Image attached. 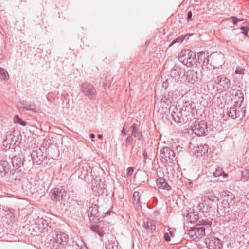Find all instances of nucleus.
Returning a JSON list of instances; mask_svg holds the SVG:
<instances>
[{
	"instance_id": "nucleus-32",
	"label": "nucleus",
	"mask_w": 249,
	"mask_h": 249,
	"mask_svg": "<svg viewBox=\"0 0 249 249\" xmlns=\"http://www.w3.org/2000/svg\"><path fill=\"white\" fill-rule=\"evenodd\" d=\"M198 59L199 62H202L204 64L205 62L206 59L205 53L203 52L198 53Z\"/></svg>"
},
{
	"instance_id": "nucleus-51",
	"label": "nucleus",
	"mask_w": 249,
	"mask_h": 249,
	"mask_svg": "<svg viewBox=\"0 0 249 249\" xmlns=\"http://www.w3.org/2000/svg\"><path fill=\"white\" fill-rule=\"evenodd\" d=\"M102 137H103L102 135H101V134H98V137L99 139H101L102 138Z\"/></svg>"
},
{
	"instance_id": "nucleus-27",
	"label": "nucleus",
	"mask_w": 249,
	"mask_h": 249,
	"mask_svg": "<svg viewBox=\"0 0 249 249\" xmlns=\"http://www.w3.org/2000/svg\"><path fill=\"white\" fill-rule=\"evenodd\" d=\"M196 152L198 154V156H202L203 155H205V153H207L208 152V145H204L198 146L197 147Z\"/></svg>"
},
{
	"instance_id": "nucleus-47",
	"label": "nucleus",
	"mask_w": 249,
	"mask_h": 249,
	"mask_svg": "<svg viewBox=\"0 0 249 249\" xmlns=\"http://www.w3.org/2000/svg\"><path fill=\"white\" fill-rule=\"evenodd\" d=\"M19 124H20L22 126H25L26 124V123L22 120H21V121L19 122Z\"/></svg>"
},
{
	"instance_id": "nucleus-29",
	"label": "nucleus",
	"mask_w": 249,
	"mask_h": 249,
	"mask_svg": "<svg viewBox=\"0 0 249 249\" xmlns=\"http://www.w3.org/2000/svg\"><path fill=\"white\" fill-rule=\"evenodd\" d=\"M183 107L184 108V111L187 113H193V111L194 110V107H193V105L191 103H190L189 101L186 102L184 103L183 106Z\"/></svg>"
},
{
	"instance_id": "nucleus-41",
	"label": "nucleus",
	"mask_w": 249,
	"mask_h": 249,
	"mask_svg": "<svg viewBox=\"0 0 249 249\" xmlns=\"http://www.w3.org/2000/svg\"><path fill=\"white\" fill-rule=\"evenodd\" d=\"M184 40V38L182 36H178L173 42V43L177 42H181Z\"/></svg>"
},
{
	"instance_id": "nucleus-8",
	"label": "nucleus",
	"mask_w": 249,
	"mask_h": 249,
	"mask_svg": "<svg viewBox=\"0 0 249 249\" xmlns=\"http://www.w3.org/2000/svg\"><path fill=\"white\" fill-rule=\"evenodd\" d=\"M188 234L193 240L198 241L205 235V228L203 226L194 227L189 231Z\"/></svg>"
},
{
	"instance_id": "nucleus-52",
	"label": "nucleus",
	"mask_w": 249,
	"mask_h": 249,
	"mask_svg": "<svg viewBox=\"0 0 249 249\" xmlns=\"http://www.w3.org/2000/svg\"><path fill=\"white\" fill-rule=\"evenodd\" d=\"M143 156H144V159H146V157L147 156V153L145 152H144L143 153Z\"/></svg>"
},
{
	"instance_id": "nucleus-5",
	"label": "nucleus",
	"mask_w": 249,
	"mask_h": 249,
	"mask_svg": "<svg viewBox=\"0 0 249 249\" xmlns=\"http://www.w3.org/2000/svg\"><path fill=\"white\" fill-rule=\"evenodd\" d=\"M175 158V153L170 147H165L161 149L160 158L162 162L172 163Z\"/></svg>"
},
{
	"instance_id": "nucleus-49",
	"label": "nucleus",
	"mask_w": 249,
	"mask_h": 249,
	"mask_svg": "<svg viewBox=\"0 0 249 249\" xmlns=\"http://www.w3.org/2000/svg\"><path fill=\"white\" fill-rule=\"evenodd\" d=\"M245 173L248 175V177H249V169H247L245 171Z\"/></svg>"
},
{
	"instance_id": "nucleus-42",
	"label": "nucleus",
	"mask_w": 249,
	"mask_h": 249,
	"mask_svg": "<svg viewBox=\"0 0 249 249\" xmlns=\"http://www.w3.org/2000/svg\"><path fill=\"white\" fill-rule=\"evenodd\" d=\"M133 172V168L131 167H128L127 169V175L128 176H131Z\"/></svg>"
},
{
	"instance_id": "nucleus-54",
	"label": "nucleus",
	"mask_w": 249,
	"mask_h": 249,
	"mask_svg": "<svg viewBox=\"0 0 249 249\" xmlns=\"http://www.w3.org/2000/svg\"><path fill=\"white\" fill-rule=\"evenodd\" d=\"M42 220H43V222L45 221V222H46L45 220H43V219H42Z\"/></svg>"
},
{
	"instance_id": "nucleus-22",
	"label": "nucleus",
	"mask_w": 249,
	"mask_h": 249,
	"mask_svg": "<svg viewBox=\"0 0 249 249\" xmlns=\"http://www.w3.org/2000/svg\"><path fill=\"white\" fill-rule=\"evenodd\" d=\"M12 164L14 167L18 168L23 164V162L21 158L15 156L12 159Z\"/></svg>"
},
{
	"instance_id": "nucleus-3",
	"label": "nucleus",
	"mask_w": 249,
	"mask_h": 249,
	"mask_svg": "<svg viewBox=\"0 0 249 249\" xmlns=\"http://www.w3.org/2000/svg\"><path fill=\"white\" fill-rule=\"evenodd\" d=\"M213 83L214 84L217 85V90L221 92L226 91L231 86V83L230 80L223 75H218L213 77V79L208 81V83Z\"/></svg>"
},
{
	"instance_id": "nucleus-26",
	"label": "nucleus",
	"mask_w": 249,
	"mask_h": 249,
	"mask_svg": "<svg viewBox=\"0 0 249 249\" xmlns=\"http://www.w3.org/2000/svg\"><path fill=\"white\" fill-rule=\"evenodd\" d=\"M91 229L97 233L100 237H103L104 235L103 230L99 225H94L91 227Z\"/></svg>"
},
{
	"instance_id": "nucleus-31",
	"label": "nucleus",
	"mask_w": 249,
	"mask_h": 249,
	"mask_svg": "<svg viewBox=\"0 0 249 249\" xmlns=\"http://www.w3.org/2000/svg\"><path fill=\"white\" fill-rule=\"evenodd\" d=\"M0 78L6 80L9 78L8 72L3 68H0Z\"/></svg>"
},
{
	"instance_id": "nucleus-25",
	"label": "nucleus",
	"mask_w": 249,
	"mask_h": 249,
	"mask_svg": "<svg viewBox=\"0 0 249 249\" xmlns=\"http://www.w3.org/2000/svg\"><path fill=\"white\" fill-rule=\"evenodd\" d=\"M8 137L10 141L9 147L12 146H14L16 145L18 140V135L15 136L14 134H11Z\"/></svg>"
},
{
	"instance_id": "nucleus-33",
	"label": "nucleus",
	"mask_w": 249,
	"mask_h": 249,
	"mask_svg": "<svg viewBox=\"0 0 249 249\" xmlns=\"http://www.w3.org/2000/svg\"><path fill=\"white\" fill-rule=\"evenodd\" d=\"M172 119L176 122H180V117L178 114L176 113L175 112H173L172 114Z\"/></svg>"
},
{
	"instance_id": "nucleus-24",
	"label": "nucleus",
	"mask_w": 249,
	"mask_h": 249,
	"mask_svg": "<svg viewBox=\"0 0 249 249\" xmlns=\"http://www.w3.org/2000/svg\"><path fill=\"white\" fill-rule=\"evenodd\" d=\"M22 188L27 192L33 193L36 189L35 186L32 185L30 182H27L22 185Z\"/></svg>"
},
{
	"instance_id": "nucleus-37",
	"label": "nucleus",
	"mask_w": 249,
	"mask_h": 249,
	"mask_svg": "<svg viewBox=\"0 0 249 249\" xmlns=\"http://www.w3.org/2000/svg\"><path fill=\"white\" fill-rule=\"evenodd\" d=\"M232 19V20H233V23L234 24H236L237 23V22H239V21H242V20H243L242 19H237V18H236V17H235V16H232V17H230V18H227L226 19V20H229V19Z\"/></svg>"
},
{
	"instance_id": "nucleus-38",
	"label": "nucleus",
	"mask_w": 249,
	"mask_h": 249,
	"mask_svg": "<svg viewBox=\"0 0 249 249\" xmlns=\"http://www.w3.org/2000/svg\"><path fill=\"white\" fill-rule=\"evenodd\" d=\"M133 136L131 135H129L126 139V143L127 144H131L133 142Z\"/></svg>"
},
{
	"instance_id": "nucleus-48",
	"label": "nucleus",
	"mask_w": 249,
	"mask_h": 249,
	"mask_svg": "<svg viewBox=\"0 0 249 249\" xmlns=\"http://www.w3.org/2000/svg\"><path fill=\"white\" fill-rule=\"evenodd\" d=\"M170 237H173L174 236V231H170L168 233Z\"/></svg>"
},
{
	"instance_id": "nucleus-40",
	"label": "nucleus",
	"mask_w": 249,
	"mask_h": 249,
	"mask_svg": "<svg viewBox=\"0 0 249 249\" xmlns=\"http://www.w3.org/2000/svg\"><path fill=\"white\" fill-rule=\"evenodd\" d=\"M164 239L165 241L167 242H169L170 241L171 238L168 233L166 232L165 233L164 235Z\"/></svg>"
},
{
	"instance_id": "nucleus-15",
	"label": "nucleus",
	"mask_w": 249,
	"mask_h": 249,
	"mask_svg": "<svg viewBox=\"0 0 249 249\" xmlns=\"http://www.w3.org/2000/svg\"><path fill=\"white\" fill-rule=\"evenodd\" d=\"M231 100L235 103L240 104L243 101V94L240 90L232 89Z\"/></svg>"
},
{
	"instance_id": "nucleus-30",
	"label": "nucleus",
	"mask_w": 249,
	"mask_h": 249,
	"mask_svg": "<svg viewBox=\"0 0 249 249\" xmlns=\"http://www.w3.org/2000/svg\"><path fill=\"white\" fill-rule=\"evenodd\" d=\"M213 175L215 177H218L221 175H223L224 177L227 176V174L224 172L223 169L220 167L216 169L215 171L213 173Z\"/></svg>"
},
{
	"instance_id": "nucleus-10",
	"label": "nucleus",
	"mask_w": 249,
	"mask_h": 249,
	"mask_svg": "<svg viewBox=\"0 0 249 249\" xmlns=\"http://www.w3.org/2000/svg\"><path fill=\"white\" fill-rule=\"evenodd\" d=\"M31 157L33 163L37 165L41 164L44 160L43 152L40 148L33 150Z\"/></svg>"
},
{
	"instance_id": "nucleus-7",
	"label": "nucleus",
	"mask_w": 249,
	"mask_h": 249,
	"mask_svg": "<svg viewBox=\"0 0 249 249\" xmlns=\"http://www.w3.org/2000/svg\"><path fill=\"white\" fill-rule=\"evenodd\" d=\"M83 93L90 99H95L97 92L94 86L88 82L82 84L80 89Z\"/></svg>"
},
{
	"instance_id": "nucleus-36",
	"label": "nucleus",
	"mask_w": 249,
	"mask_h": 249,
	"mask_svg": "<svg viewBox=\"0 0 249 249\" xmlns=\"http://www.w3.org/2000/svg\"><path fill=\"white\" fill-rule=\"evenodd\" d=\"M75 245L78 247V249L77 248V249H87V248L82 241H80L79 243L75 242Z\"/></svg>"
},
{
	"instance_id": "nucleus-50",
	"label": "nucleus",
	"mask_w": 249,
	"mask_h": 249,
	"mask_svg": "<svg viewBox=\"0 0 249 249\" xmlns=\"http://www.w3.org/2000/svg\"><path fill=\"white\" fill-rule=\"evenodd\" d=\"M95 135L94 134H91L90 135V137L91 138V139H93L95 138Z\"/></svg>"
},
{
	"instance_id": "nucleus-18",
	"label": "nucleus",
	"mask_w": 249,
	"mask_h": 249,
	"mask_svg": "<svg viewBox=\"0 0 249 249\" xmlns=\"http://www.w3.org/2000/svg\"><path fill=\"white\" fill-rule=\"evenodd\" d=\"M157 185L160 189H164L167 190L171 189V186L168 185L163 178L160 177L156 180Z\"/></svg>"
},
{
	"instance_id": "nucleus-34",
	"label": "nucleus",
	"mask_w": 249,
	"mask_h": 249,
	"mask_svg": "<svg viewBox=\"0 0 249 249\" xmlns=\"http://www.w3.org/2000/svg\"><path fill=\"white\" fill-rule=\"evenodd\" d=\"M244 71H245L244 69H243L239 66H238V67H237V68L235 70V73L239 74L240 75H243L244 74Z\"/></svg>"
},
{
	"instance_id": "nucleus-19",
	"label": "nucleus",
	"mask_w": 249,
	"mask_h": 249,
	"mask_svg": "<svg viewBox=\"0 0 249 249\" xmlns=\"http://www.w3.org/2000/svg\"><path fill=\"white\" fill-rule=\"evenodd\" d=\"M8 163L5 161H0V176L4 177L9 171Z\"/></svg>"
},
{
	"instance_id": "nucleus-13",
	"label": "nucleus",
	"mask_w": 249,
	"mask_h": 249,
	"mask_svg": "<svg viewBox=\"0 0 249 249\" xmlns=\"http://www.w3.org/2000/svg\"><path fill=\"white\" fill-rule=\"evenodd\" d=\"M222 203L225 205V207H230L234 203V197L233 194L231 192L227 193L225 192L224 194H222Z\"/></svg>"
},
{
	"instance_id": "nucleus-28",
	"label": "nucleus",
	"mask_w": 249,
	"mask_h": 249,
	"mask_svg": "<svg viewBox=\"0 0 249 249\" xmlns=\"http://www.w3.org/2000/svg\"><path fill=\"white\" fill-rule=\"evenodd\" d=\"M133 203L135 205L138 206L140 205V193L138 191H134L133 195Z\"/></svg>"
},
{
	"instance_id": "nucleus-1",
	"label": "nucleus",
	"mask_w": 249,
	"mask_h": 249,
	"mask_svg": "<svg viewBox=\"0 0 249 249\" xmlns=\"http://www.w3.org/2000/svg\"><path fill=\"white\" fill-rule=\"evenodd\" d=\"M216 199L213 192L207 193L202 197V202L198 206V209L203 213H207L212 210L213 204Z\"/></svg>"
},
{
	"instance_id": "nucleus-12",
	"label": "nucleus",
	"mask_w": 249,
	"mask_h": 249,
	"mask_svg": "<svg viewBox=\"0 0 249 249\" xmlns=\"http://www.w3.org/2000/svg\"><path fill=\"white\" fill-rule=\"evenodd\" d=\"M53 237L55 242L59 244H67L68 241V236L65 233L60 231H55Z\"/></svg>"
},
{
	"instance_id": "nucleus-45",
	"label": "nucleus",
	"mask_w": 249,
	"mask_h": 249,
	"mask_svg": "<svg viewBox=\"0 0 249 249\" xmlns=\"http://www.w3.org/2000/svg\"><path fill=\"white\" fill-rule=\"evenodd\" d=\"M125 126H126V124H124V127H123V128L122 130V133H121V135L122 136H124L125 135H126V128H125Z\"/></svg>"
},
{
	"instance_id": "nucleus-14",
	"label": "nucleus",
	"mask_w": 249,
	"mask_h": 249,
	"mask_svg": "<svg viewBox=\"0 0 249 249\" xmlns=\"http://www.w3.org/2000/svg\"><path fill=\"white\" fill-rule=\"evenodd\" d=\"M185 73V70L183 67L175 65L171 70L170 72L171 76L175 78L178 79L180 76Z\"/></svg>"
},
{
	"instance_id": "nucleus-43",
	"label": "nucleus",
	"mask_w": 249,
	"mask_h": 249,
	"mask_svg": "<svg viewBox=\"0 0 249 249\" xmlns=\"http://www.w3.org/2000/svg\"><path fill=\"white\" fill-rule=\"evenodd\" d=\"M21 120L22 119L18 115H15L14 117V121L15 123H19Z\"/></svg>"
},
{
	"instance_id": "nucleus-39",
	"label": "nucleus",
	"mask_w": 249,
	"mask_h": 249,
	"mask_svg": "<svg viewBox=\"0 0 249 249\" xmlns=\"http://www.w3.org/2000/svg\"><path fill=\"white\" fill-rule=\"evenodd\" d=\"M23 109L25 110H34V108L32 107V105L30 104L23 105Z\"/></svg>"
},
{
	"instance_id": "nucleus-53",
	"label": "nucleus",
	"mask_w": 249,
	"mask_h": 249,
	"mask_svg": "<svg viewBox=\"0 0 249 249\" xmlns=\"http://www.w3.org/2000/svg\"><path fill=\"white\" fill-rule=\"evenodd\" d=\"M42 220H43V222L45 221V222H46L45 220H43V219H42Z\"/></svg>"
},
{
	"instance_id": "nucleus-46",
	"label": "nucleus",
	"mask_w": 249,
	"mask_h": 249,
	"mask_svg": "<svg viewBox=\"0 0 249 249\" xmlns=\"http://www.w3.org/2000/svg\"><path fill=\"white\" fill-rule=\"evenodd\" d=\"M9 139L8 137H7L6 139L3 142V145H6V146H7L8 145H9Z\"/></svg>"
},
{
	"instance_id": "nucleus-23",
	"label": "nucleus",
	"mask_w": 249,
	"mask_h": 249,
	"mask_svg": "<svg viewBox=\"0 0 249 249\" xmlns=\"http://www.w3.org/2000/svg\"><path fill=\"white\" fill-rule=\"evenodd\" d=\"M118 242L114 238H112L108 240L107 243L106 245V249H117Z\"/></svg>"
},
{
	"instance_id": "nucleus-9",
	"label": "nucleus",
	"mask_w": 249,
	"mask_h": 249,
	"mask_svg": "<svg viewBox=\"0 0 249 249\" xmlns=\"http://www.w3.org/2000/svg\"><path fill=\"white\" fill-rule=\"evenodd\" d=\"M49 195L52 200L57 202L63 199L64 196H65V192L63 190L54 188L51 190Z\"/></svg>"
},
{
	"instance_id": "nucleus-11",
	"label": "nucleus",
	"mask_w": 249,
	"mask_h": 249,
	"mask_svg": "<svg viewBox=\"0 0 249 249\" xmlns=\"http://www.w3.org/2000/svg\"><path fill=\"white\" fill-rule=\"evenodd\" d=\"M205 243L210 249H221L222 247V242L217 238L211 237L206 239Z\"/></svg>"
},
{
	"instance_id": "nucleus-16",
	"label": "nucleus",
	"mask_w": 249,
	"mask_h": 249,
	"mask_svg": "<svg viewBox=\"0 0 249 249\" xmlns=\"http://www.w3.org/2000/svg\"><path fill=\"white\" fill-rule=\"evenodd\" d=\"M130 131L131 132V135L137 138L139 140H142L143 136L142 132L140 130L139 128L137 127V123H133L130 127Z\"/></svg>"
},
{
	"instance_id": "nucleus-44",
	"label": "nucleus",
	"mask_w": 249,
	"mask_h": 249,
	"mask_svg": "<svg viewBox=\"0 0 249 249\" xmlns=\"http://www.w3.org/2000/svg\"><path fill=\"white\" fill-rule=\"evenodd\" d=\"M192 17V13L191 11H189L187 13V20L189 21L191 20Z\"/></svg>"
},
{
	"instance_id": "nucleus-2",
	"label": "nucleus",
	"mask_w": 249,
	"mask_h": 249,
	"mask_svg": "<svg viewBox=\"0 0 249 249\" xmlns=\"http://www.w3.org/2000/svg\"><path fill=\"white\" fill-rule=\"evenodd\" d=\"M178 55L180 61L188 67L193 66L196 62V54L191 50H182Z\"/></svg>"
},
{
	"instance_id": "nucleus-6",
	"label": "nucleus",
	"mask_w": 249,
	"mask_h": 249,
	"mask_svg": "<svg viewBox=\"0 0 249 249\" xmlns=\"http://www.w3.org/2000/svg\"><path fill=\"white\" fill-rule=\"evenodd\" d=\"M245 108L241 106L231 107L227 111L228 116L233 119L239 118L241 120L245 117Z\"/></svg>"
},
{
	"instance_id": "nucleus-35",
	"label": "nucleus",
	"mask_w": 249,
	"mask_h": 249,
	"mask_svg": "<svg viewBox=\"0 0 249 249\" xmlns=\"http://www.w3.org/2000/svg\"><path fill=\"white\" fill-rule=\"evenodd\" d=\"M240 29L242 30L241 32L243 34L245 35L246 36L249 37L248 36V31L249 30V28L246 26H242L240 27Z\"/></svg>"
},
{
	"instance_id": "nucleus-20",
	"label": "nucleus",
	"mask_w": 249,
	"mask_h": 249,
	"mask_svg": "<svg viewBox=\"0 0 249 249\" xmlns=\"http://www.w3.org/2000/svg\"><path fill=\"white\" fill-rule=\"evenodd\" d=\"M88 215L89 217H99V207L96 205L90 207L88 210Z\"/></svg>"
},
{
	"instance_id": "nucleus-17",
	"label": "nucleus",
	"mask_w": 249,
	"mask_h": 249,
	"mask_svg": "<svg viewBox=\"0 0 249 249\" xmlns=\"http://www.w3.org/2000/svg\"><path fill=\"white\" fill-rule=\"evenodd\" d=\"M198 73L194 70H189L186 73V80L191 83L194 84L198 80Z\"/></svg>"
},
{
	"instance_id": "nucleus-21",
	"label": "nucleus",
	"mask_w": 249,
	"mask_h": 249,
	"mask_svg": "<svg viewBox=\"0 0 249 249\" xmlns=\"http://www.w3.org/2000/svg\"><path fill=\"white\" fill-rule=\"evenodd\" d=\"M144 227L146 228L148 231L153 233L156 230L155 222L152 220H148L146 223H144Z\"/></svg>"
},
{
	"instance_id": "nucleus-4",
	"label": "nucleus",
	"mask_w": 249,
	"mask_h": 249,
	"mask_svg": "<svg viewBox=\"0 0 249 249\" xmlns=\"http://www.w3.org/2000/svg\"><path fill=\"white\" fill-rule=\"evenodd\" d=\"M192 130L197 136H205L208 132L207 123L205 121L196 120L192 127Z\"/></svg>"
}]
</instances>
